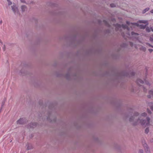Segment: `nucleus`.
Here are the masks:
<instances>
[{"instance_id": "2eb2a0df", "label": "nucleus", "mask_w": 153, "mask_h": 153, "mask_svg": "<svg viewBox=\"0 0 153 153\" xmlns=\"http://www.w3.org/2000/svg\"><path fill=\"white\" fill-rule=\"evenodd\" d=\"M7 1L8 2V5H10L12 4V3L10 1V0H7Z\"/></svg>"}, {"instance_id": "4be33fe9", "label": "nucleus", "mask_w": 153, "mask_h": 153, "mask_svg": "<svg viewBox=\"0 0 153 153\" xmlns=\"http://www.w3.org/2000/svg\"><path fill=\"white\" fill-rule=\"evenodd\" d=\"M2 44L1 42V40H0V45H1Z\"/></svg>"}, {"instance_id": "6ab92c4d", "label": "nucleus", "mask_w": 153, "mask_h": 153, "mask_svg": "<svg viewBox=\"0 0 153 153\" xmlns=\"http://www.w3.org/2000/svg\"><path fill=\"white\" fill-rule=\"evenodd\" d=\"M150 40L152 42V41H153V39H152V38H150Z\"/></svg>"}, {"instance_id": "6e6552de", "label": "nucleus", "mask_w": 153, "mask_h": 153, "mask_svg": "<svg viewBox=\"0 0 153 153\" xmlns=\"http://www.w3.org/2000/svg\"><path fill=\"white\" fill-rule=\"evenodd\" d=\"M21 9L22 11L24 12L26 10L27 8L25 6L23 5L21 6Z\"/></svg>"}, {"instance_id": "4468645a", "label": "nucleus", "mask_w": 153, "mask_h": 153, "mask_svg": "<svg viewBox=\"0 0 153 153\" xmlns=\"http://www.w3.org/2000/svg\"><path fill=\"white\" fill-rule=\"evenodd\" d=\"M127 24L129 26H131V25H133L132 23H130L128 22H127Z\"/></svg>"}, {"instance_id": "5701e85b", "label": "nucleus", "mask_w": 153, "mask_h": 153, "mask_svg": "<svg viewBox=\"0 0 153 153\" xmlns=\"http://www.w3.org/2000/svg\"><path fill=\"white\" fill-rule=\"evenodd\" d=\"M24 0H21V1L22 2H24Z\"/></svg>"}, {"instance_id": "aec40b11", "label": "nucleus", "mask_w": 153, "mask_h": 153, "mask_svg": "<svg viewBox=\"0 0 153 153\" xmlns=\"http://www.w3.org/2000/svg\"><path fill=\"white\" fill-rule=\"evenodd\" d=\"M150 12L151 13H153V9L151 10Z\"/></svg>"}, {"instance_id": "0eeeda50", "label": "nucleus", "mask_w": 153, "mask_h": 153, "mask_svg": "<svg viewBox=\"0 0 153 153\" xmlns=\"http://www.w3.org/2000/svg\"><path fill=\"white\" fill-rule=\"evenodd\" d=\"M146 30L148 32H150L151 31L153 32V28L152 27H147L146 28Z\"/></svg>"}, {"instance_id": "412c9836", "label": "nucleus", "mask_w": 153, "mask_h": 153, "mask_svg": "<svg viewBox=\"0 0 153 153\" xmlns=\"http://www.w3.org/2000/svg\"><path fill=\"white\" fill-rule=\"evenodd\" d=\"M151 109L153 111V107L152 106L151 107Z\"/></svg>"}, {"instance_id": "39448f33", "label": "nucleus", "mask_w": 153, "mask_h": 153, "mask_svg": "<svg viewBox=\"0 0 153 153\" xmlns=\"http://www.w3.org/2000/svg\"><path fill=\"white\" fill-rule=\"evenodd\" d=\"M149 95H148V97L149 98H153V91L152 90H151L149 91Z\"/></svg>"}, {"instance_id": "393cba45", "label": "nucleus", "mask_w": 153, "mask_h": 153, "mask_svg": "<svg viewBox=\"0 0 153 153\" xmlns=\"http://www.w3.org/2000/svg\"><path fill=\"white\" fill-rule=\"evenodd\" d=\"M2 23V21L1 20L0 22V24H1Z\"/></svg>"}, {"instance_id": "ddd939ff", "label": "nucleus", "mask_w": 153, "mask_h": 153, "mask_svg": "<svg viewBox=\"0 0 153 153\" xmlns=\"http://www.w3.org/2000/svg\"><path fill=\"white\" fill-rule=\"evenodd\" d=\"M149 131V128L148 127L146 128L145 130V133L147 134Z\"/></svg>"}, {"instance_id": "f3484780", "label": "nucleus", "mask_w": 153, "mask_h": 153, "mask_svg": "<svg viewBox=\"0 0 153 153\" xmlns=\"http://www.w3.org/2000/svg\"><path fill=\"white\" fill-rule=\"evenodd\" d=\"M112 7H115L114 5V4H111L110 5Z\"/></svg>"}, {"instance_id": "9d476101", "label": "nucleus", "mask_w": 153, "mask_h": 153, "mask_svg": "<svg viewBox=\"0 0 153 153\" xmlns=\"http://www.w3.org/2000/svg\"><path fill=\"white\" fill-rule=\"evenodd\" d=\"M17 123L18 124H22L23 123V120L22 119H19L17 121Z\"/></svg>"}, {"instance_id": "423d86ee", "label": "nucleus", "mask_w": 153, "mask_h": 153, "mask_svg": "<svg viewBox=\"0 0 153 153\" xmlns=\"http://www.w3.org/2000/svg\"><path fill=\"white\" fill-rule=\"evenodd\" d=\"M145 150L146 151V153H148L149 152V148L147 146L146 144L145 145V146H144Z\"/></svg>"}, {"instance_id": "f03ea898", "label": "nucleus", "mask_w": 153, "mask_h": 153, "mask_svg": "<svg viewBox=\"0 0 153 153\" xmlns=\"http://www.w3.org/2000/svg\"><path fill=\"white\" fill-rule=\"evenodd\" d=\"M148 24L147 21L145 20H140L138 22V24H136L140 28L144 29L146 26Z\"/></svg>"}, {"instance_id": "f257e3e1", "label": "nucleus", "mask_w": 153, "mask_h": 153, "mask_svg": "<svg viewBox=\"0 0 153 153\" xmlns=\"http://www.w3.org/2000/svg\"><path fill=\"white\" fill-rule=\"evenodd\" d=\"M138 115L137 112L134 115L130 118L131 122L134 121L133 124L134 125L140 124L142 126H147L150 125V118L148 117L146 118V120L145 119V117L146 116L145 112L142 113L140 117L138 118L137 117Z\"/></svg>"}, {"instance_id": "9b49d317", "label": "nucleus", "mask_w": 153, "mask_h": 153, "mask_svg": "<svg viewBox=\"0 0 153 153\" xmlns=\"http://www.w3.org/2000/svg\"><path fill=\"white\" fill-rule=\"evenodd\" d=\"M122 27L123 28L126 29V28L127 30H129V29L128 28V27L127 26H126V25H122Z\"/></svg>"}, {"instance_id": "7ed1b4c3", "label": "nucleus", "mask_w": 153, "mask_h": 153, "mask_svg": "<svg viewBox=\"0 0 153 153\" xmlns=\"http://www.w3.org/2000/svg\"><path fill=\"white\" fill-rule=\"evenodd\" d=\"M137 83L138 84H140V83L144 84V85H149V82L147 80H145L144 81H143L141 79H139L137 80Z\"/></svg>"}, {"instance_id": "f8f14e48", "label": "nucleus", "mask_w": 153, "mask_h": 153, "mask_svg": "<svg viewBox=\"0 0 153 153\" xmlns=\"http://www.w3.org/2000/svg\"><path fill=\"white\" fill-rule=\"evenodd\" d=\"M149 8H146L145 9H144L143 12V13H145L147 11H148L149 10Z\"/></svg>"}, {"instance_id": "a211bd4d", "label": "nucleus", "mask_w": 153, "mask_h": 153, "mask_svg": "<svg viewBox=\"0 0 153 153\" xmlns=\"http://www.w3.org/2000/svg\"><path fill=\"white\" fill-rule=\"evenodd\" d=\"M149 51L150 52H152L153 51V50L152 49H149Z\"/></svg>"}, {"instance_id": "a878e982", "label": "nucleus", "mask_w": 153, "mask_h": 153, "mask_svg": "<svg viewBox=\"0 0 153 153\" xmlns=\"http://www.w3.org/2000/svg\"><path fill=\"white\" fill-rule=\"evenodd\" d=\"M148 112L149 113H150V112L149 111H148Z\"/></svg>"}, {"instance_id": "dca6fc26", "label": "nucleus", "mask_w": 153, "mask_h": 153, "mask_svg": "<svg viewBox=\"0 0 153 153\" xmlns=\"http://www.w3.org/2000/svg\"><path fill=\"white\" fill-rule=\"evenodd\" d=\"M143 153V151L142 149H140L139 150V153Z\"/></svg>"}, {"instance_id": "20e7f679", "label": "nucleus", "mask_w": 153, "mask_h": 153, "mask_svg": "<svg viewBox=\"0 0 153 153\" xmlns=\"http://www.w3.org/2000/svg\"><path fill=\"white\" fill-rule=\"evenodd\" d=\"M12 8L13 12L15 14H18L19 10L17 5L16 4H13L12 6Z\"/></svg>"}, {"instance_id": "b1692460", "label": "nucleus", "mask_w": 153, "mask_h": 153, "mask_svg": "<svg viewBox=\"0 0 153 153\" xmlns=\"http://www.w3.org/2000/svg\"><path fill=\"white\" fill-rule=\"evenodd\" d=\"M149 46H150L152 48H153V46H152L151 45H150L149 44Z\"/></svg>"}, {"instance_id": "1a4fd4ad", "label": "nucleus", "mask_w": 153, "mask_h": 153, "mask_svg": "<svg viewBox=\"0 0 153 153\" xmlns=\"http://www.w3.org/2000/svg\"><path fill=\"white\" fill-rule=\"evenodd\" d=\"M131 36L132 37H134L136 38V36L138 35V34L136 33H135L133 32H132L131 33Z\"/></svg>"}]
</instances>
